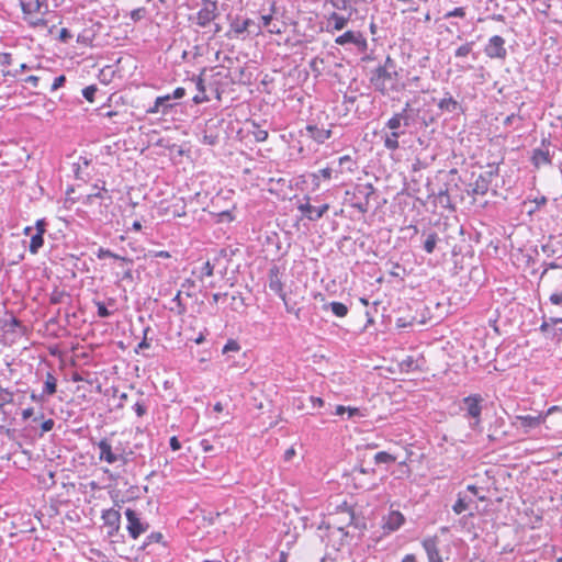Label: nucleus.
Returning a JSON list of instances; mask_svg holds the SVG:
<instances>
[{"label":"nucleus","instance_id":"1","mask_svg":"<svg viewBox=\"0 0 562 562\" xmlns=\"http://www.w3.org/2000/svg\"><path fill=\"white\" fill-rule=\"evenodd\" d=\"M419 95L407 100L400 112H395L385 123V132L383 135V145L387 150L395 151L400 148V137L405 134V128L414 125L419 119L420 108Z\"/></svg>","mask_w":562,"mask_h":562},{"label":"nucleus","instance_id":"2","mask_svg":"<svg viewBox=\"0 0 562 562\" xmlns=\"http://www.w3.org/2000/svg\"><path fill=\"white\" fill-rule=\"evenodd\" d=\"M369 81L382 95L401 91L400 74L396 61L387 56L382 65L371 70Z\"/></svg>","mask_w":562,"mask_h":562},{"label":"nucleus","instance_id":"3","mask_svg":"<svg viewBox=\"0 0 562 562\" xmlns=\"http://www.w3.org/2000/svg\"><path fill=\"white\" fill-rule=\"evenodd\" d=\"M482 402L480 394H471L462 400L460 408L464 412L463 416L469 420L472 430H477L481 426Z\"/></svg>","mask_w":562,"mask_h":562},{"label":"nucleus","instance_id":"4","mask_svg":"<svg viewBox=\"0 0 562 562\" xmlns=\"http://www.w3.org/2000/svg\"><path fill=\"white\" fill-rule=\"evenodd\" d=\"M97 447L99 449V460L104 461L109 464H113L115 462H122V464H126L128 462V458L125 454V450L116 447L113 449L111 442L103 438L98 443Z\"/></svg>","mask_w":562,"mask_h":562},{"label":"nucleus","instance_id":"5","mask_svg":"<svg viewBox=\"0 0 562 562\" xmlns=\"http://www.w3.org/2000/svg\"><path fill=\"white\" fill-rule=\"evenodd\" d=\"M488 170L477 176L474 183L471 184V191H469V193L473 195H485L488 192L493 179L499 173L498 166L488 165Z\"/></svg>","mask_w":562,"mask_h":562},{"label":"nucleus","instance_id":"6","mask_svg":"<svg viewBox=\"0 0 562 562\" xmlns=\"http://www.w3.org/2000/svg\"><path fill=\"white\" fill-rule=\"evenodd\" d=\"M201 4L202 8L196 13L195 23L200 27H206L220 15L217 1L202 0Z\"/></svg>","mask_w":562,"mask_h":562},{"label":"nucleus","instance_id":"7","mask_svg":"<svg viewBox=\"0 0 562 562\" xmlns=\"http://www.w3.org/2000/svg\"><path fill=\"white\" fill-rule=\"evenodd\" d=\"M125 517L127 520L126 530L132 539H137L149 528V525L143 521L139 514L132 508L125 510Z\"/></svg>","mask_w":562,"mask_h":562},{"label":"nucleus","instance_id":"8","mask_svg":"<svg viewBox=\"0 0 562 562\" xmlns=\"http://www.w3.org/2000/svg\"><path fill=\"white\" fill-rule=\"evenodd\" d=\"M101 519L103 520V526L106 528V536L109 538H115L120 535L121 514L119 509L109 508L102 510Z\"/></svg>","mask_w":562,"mask_h":562},{"label":"nucleus","instance_id":"9","mask_svg":"<svg viewBox=\"0 0 562 562\" xmlns=\"http://www.w3.org/2000/svg\"><path fill=\"white\" fill-rule=\"evenodd\" d=\"M297 210L311 222H316L329 210V204L324 203L319 206H314L310 203V196H304V202L297 204Z\"/></svg>","mask_w":562,"mask_h":562},{"label":"nucleus","instance_id":"10","mask_svg":"<svg viewBox=\"0 0 562 562\" xmlns=\"http://www.w3.org/2000/svg\"><path fill=\"white\" fill-rule=\"evenodd\" d=\"M335 43L340 46L351 44L356 46L357 49L361 53H364L368 49L367 38L361 32L347 31L344 34L337 36Z\"/></svg>","mask_w":562,"mask_h":562},{"label":"nucleus","instance_id":"11","mask_svg":"<svg viewBox=\"0 0 562 562\" xmlns=\"http://www.w3.org/2000/svg\"><path fill=\"white\" fill-rule=\"evenodd\" d=\"M484 53L490 58L504 60L507 56L505 40L499 35L492 36L484 48Z\"/></svg>","mask_w":562,"mask_h":562},{"label":"nucleus","instance_id":"12","mask_svg":"<svg viewBox=\"0 0 562 562\" xmlns=\"http://www.w3.org/2000/svg\"><path fill=\"white\" fill-rule=\"evenodd\" d=\"M541 145V148H535L532 150V155L530 158L532 166L537 169L544 165H551L552 162V155L550 154L549 150L550 140L543 138Z\"/></svg>","mask_w":562,"mask_h":562},{"label":"nucleus","instance_id":"13","mask_svg":"<svg viewBox=\"0 0 562 562\" xmlns=\"http://www.w3.org/2000/svg\"><path fill=\"white\" fill-rule=\"evenodd\" d=\"M231 31L234 33L236 37L245 32H248L249 34L259 35L261 33V25L257 24L251 19H235L231 23Z\"/></svg>","mask_w":562,"mask_h":562},{"label":"nucleus","instance_id":"14","mask_svg":"<svg viewBox=\"0 0 562 562\" xmlns=\"http://www.w3.org/2000/svg\"><path fill=\"white\" fill-rule=\"evenodd\" d=\"M269 289L276 293L281 300H284L283 282L278 266H272L268 272Z\"/></svg>","mask_w":562,"mask_h":562},{"label":"nucleus","instance_id":"15","mask_svg":"<svg viewBox=\"0 0 562 562\" xmlns=\"http://www.w3.org/2000/svg\"><path fill=\"white\" fill-rule=\"evenodd\" d=\"M429 562H443L439 552V539L437 536L427 537L422 542Z\"/></svg>","mask_w":562,"mask_h":562},{"label":"nucleus","instance_id":"16","mask_svg":"<svg viewBox=\"0 0 562 562\" xmlns=\"http://www.w3.org/2000/svg\"><path fill=\"white\" fill-rule=\"evenodd\" d=\"M405 522L404 515L398 510H391L383 517V529L387 532H393L400 529Z\"/></svg>","mask_w":562,"mask_h":562},{"label":"nucleus","instance_id":"17","mask_svg":"<svg viewBox=\"0 0 562 562\" xmlns=\"http://www.w3.org/2000/svg\"><path fill=\"white\" fill-rule=\"evenodd\" d=\"M306 136L316 142L317 144H324L331 137V130L318 127L315 124H307L305 126Z\"/></svg>","mask_w":562,"mask_h":562},{"label":"nucleus","instance_id":"18","mask_svg":"<svg viewBox=\"0 0 562 562\" xmlns=\"http://www.w3.org/2000/svg\"><path fill=\"white\" fill-rule=\"evenodd\" d=\"M173 108L171 103V95L166 94L157 97L154 104L147 109L148 114H162L166 115Z\"/></svg>","mask_w":562,"mask_h":562},{"label":"nucleus","instance_id":"19","mask_svg":"<svg viewBox=\"0 0 562 562\" xmlns=\"http://www.w3.org/2000/svg\"><path fill=\"white\" fill-rule=\"evenodd\" d=\"M270 12L267 14H261L260 22L258 24L261 25V29L265 27L267 31L271 34H280L281 29L279 25L274 22L273 14L276 13V3L271 2L270 4Z\"/></svg>","mask_w":562,"mask_h":562},{"label":"nucleus","instance_id":"20","mask_svg":"<svg viewBox=\"0 0 562 562\" xmlns=\"http://www.w3.org/2000/svg\"><path fill=\"white\" fill-rule=\"evenodd\" d=\"M350 16L351 15L344 16L338 14L337 12L330 13L327 18L326 31L333 33L335 31L344 30L347 26Z\"/></svg>","mask_w":562,"mask_h":562},{"label":"nucleus","instance_id":"21","mask_svg":"<svg viewBox=\"0 0 562 562\" xmlns=\"http://www.w3.org/2000/svg\"><path fill=\"white\" fill-rule=\"evenodd\" d=\"M335 9L348 11L349 15L357 13V5L367 3V0H327Z\"/></svg>","mask_w":562,"mask_h":562},{"label":"nucleus","instance_id":"22","mask_svg":"<svg viewBox=\"0 0 562 562\" xmlns=\"http://www.w3.org/2000/svg\"><path fill=\"white\" fill-rule=\"evenodd\" d=\"M542 422L543 417L541 415L516 416V425L524 427L526 430L540 426Z\"/></svg>","mask_w":562,"mask_h":562},{"label":"nucleus","instance_id":"23","mask_svg":"<svg viewBox=\"0 0 562 562\" xmlns=\"http://www.w3.org/2000/svg\"><path fill=\"white\" fill-rule=\"evenodd\" d=\"M43 389L44 394H47L49 397L53 396L57 392V379L52 371H46L43 375Z\"/></svg>","mask_w":562,"mask_h":562},{"label":"nucleus","instance_id":"24","mask_svg":"<svg viewBox=\"0 0 562 562\" xmlns=\"http://www.w3.org/2000/svg\"><path fill=\"white\" fill-rule=\"evenodd\" d=\"M374 191L375 190L372 183H361L355 187L353 195L356 199H363L369 203V200L373 195Z\"/></svg>","mask_w":562,"mask_h":562},{"label":"nucleus","instance_id":"25","mask_svg":"<svg viewBox=\"0 0 562 562\" xmlns=\"http://www.w3.org/2000/svg\"><path fill=\"white\" fill-rule=\"evenodd\" d=\"M562 324V317H543V321L539 327V330L548 338H551L553 327Z\"/></svg>","mask_w":562,"mask_h":562},{"label":"nucleus","instance_id":"26","mask_svg":"<svg viewBox=\"0 0 562 562\" xmlns=\"http://www.w3.org/2000/svg\"><path fill=\"white\" fill-rule=\"evenodd\" d=\"M338 169L337 173H344L346 171L352 172L356 168V161L349 156L345 155L338 158Z\"/></svg>","mask_w":562,"mask_h":562},{"label":"nucleus","instance_id":"27","mask_svg":"<svg viewBox=\"0 0 562 562\" xmlns=\"http://www.w3.org/2000/svg\"><path fill=\"white\" fill-rule=\"evenodd\" d=\"M425 236V240L423 244V249L427 254H432L436 249L437 243L439 240L438 234L436 232H429L423 234Z\"/></svg>","mask_w":562,"mask_h":562},{"label":"nucleus","instance_id":"28","mask_svg":"<svg viewBox=\"0 0 562 562\" xmlns=\"http://www.w3.org/2000/svg\"><path fill=\"white\" fill-rule=\"evenodd\" d=\"M20 4L24 14L37 13L43 5L40 0H20Z\"/></svg>","mask_w":562,"mask_h":562},{"label":"nucleus","instance_id":"29","mask_svg":"<svg viewBox=\"0 0 562 562\" xmlns=\"http://www.w3.org/2000/svg\"><path fill=\"white\" fill-rule=\"evenodd\" d=\"M324 310H330L337 317H345L348 314V306L341 302H330L323 306Z\"/></svg>","mask_w":562,"mask_h":562},{"label":"nucleus","instance_id":"30","mask_svg":"<svg viewBox=\"0 0 562 562\" xmlns=\"http://www.w3.org/2000/svg\"><path fill=\"white\" fill-rule=\"evenodd\" d=\"M196 89H198V93L193 97L192 101L195 104H201V103L207 102L210 99L206 94L204 81L201 77H198V79H196Z\"/></svg>","mask_w":562,"mask_h":562},{"label":"nucleus","instance_id":"31","mask_svg":"<svg viewBox=\"0 0 562 562\" xmlns=\"http://www.w3.org/2000/svg\"><path fill=\"white\" fill-rule=\"evenodd\" d=\"M470 503H472V499L468 498L464 495H462V493L460 492V493H458V498H457L456 503L452 506V510L457 515H460V514H462L463 512H465L469 508Z\"/></svg>","mask_w":562,"mask_h":562},{"label":"nucleus","instance_id":"32","mask_svg":"<svg viewBox=\"0 0 562 562\" xmlns=\"http://www.w3.org/2000/svg\"><path fill=\"white\" fill-rule=\"evenodd\" d=\"M438 108L441 111L452 113V112H456L460 108V105L457 100H454L451 95H449L447 98L441 99L438 102Z\"/></svg>","mask_w":562,"mask_h":562},{"label":"nucleus","instance_id":"33","mask_svg":"<svg viewBox=\"0 0 562 562\" xmlns=\"http://www.w3.org/2000/svg\"><path fill=\"white\" fill-rule=\"evenodd\" d=\"M97 258L102 260V259H105V258H113V259H116V260H121V261H124V262H128V263H132V260L126 258V257H122L117 254H114L112 252L110 249H105V248H99L97 254H95Z\"/></svg>","mask_w":562,"mask_h":562},{"label":"nucleus","instance_id":"34","mask_svg":"<svg viewBox=\"0 0 562 562\" xmlns=\"http://www.w3.org/2000/svg\"><path fill=\"white\" fill-rule=\"evenodd\" d=\"M43 245H44V235L40 234V233H35L34 235L31 236L29 250L31 254L35 255L43 247Z\"/></svg>","mask_w":562,"mask_h":562},{"label":"nucleus","instance_id":"35","mask_svg":"<svg viewBox=\"0 0 562 562\" xmlns=\"http://www.w3.org/2000/svg\"><path fill=\"white\" fill-rule=\"evenodd\" d=\"M133 409L135 412V414L138 416V417H143L147 414V411H148V401L145 400V398H138L134 405H133Z\"/></svg>","mask_w":562,"mask_h":562},{"label":"nucleus","instance_id":"36","mask_svg":"<svg viewBox=\"0 0 562 562\" xmlns=\"http://www.w3.org/2000/svg\"><path fill=\"white\" fill-rule=\"evenodd\" d=\"M395 461H396V458L386 451H379L374 456L375 464L393 463Z\"/></svg>","mask_w":562,"mask_h":562},{"label":"nucleus","instance_id":"37","mask_svg":"<svg viewBox=\"0 0 562 562\" xmlns=\"http://www.w3.org/2000/svg\"><path fill=\"white\" fill-rule=\"evenodd\" d=\"M181 293V291H178L177 294L171 300V302L176 304V308L171 307L170 310L175 311L178 315H183L187 312V306L182 302Z\"/></svg>","mask_w":562,"mask_h":562},{"label":"nucleus","instance_id":"38","mask_svg":"<svg viewBox=\"0 0 562 562\" xmlns=\"http://www.w3.org/2000/svg\"><path fill=\"white\" fill-rule=\"evenodd\" d=\"M474 42H467L454 50L457 58H464L470 55L473 50Z\"/></svg>","mask_w":562,"mask_h":562},{"label":"nucleus","instance_id":"39","mask_svg":"<svg viewBox=\"0 0 562 562\" xmlns=\"http://www.w3.org/2000/svg\"><path fill=\"white\" fill-rule=\"evenodd\" d=\"M94 189H98V192L87 195V202H92L94 198L102 200L108 199L111 202L112 198L110 195L106 196L109 191L104 186L99 188L98 184H94Z\"/></svg>","mask_w":562,"mask_h":562},{"label":"nucleus","instance_id":"40","mask_svg":"<svg viewBox=\"0 0 562 562\" xmlns=\"http://www.w3.org/2000/svg\"><path fill=\"white\" fill-rule=\"evenodd\" d=\"M151 331L149 326L145 327L143 330V339L135 348V352L139 353L144 349H148L150 347V339H148V333Z\"/></svg>","mask_w":562,"mask_h":562},{"label":"nucleus","instance_id":"41","mask_svg":"<svg viewBox=\"0 0 562 562\" xmlns=\"http://www.w3.org/2000/svg\"><path fill=\"white\" fill-rule=\"evenodd\" d=\"M164 539L162 533L160 532H151L146 537V540L144 541L143 546L140 547L143 550H145L149 544L151 543H161Z\"/></svg>","mask_w":562,"mask_h":562},{"label":"nucleus","instance_id":"42","mask_svg":"<svg viewBox=\"0 0 562 562\" xmlns=\"http://www.w3.org/2000/svg\"><path fill=\"white\" fill-rule=\"evenodd\" d=\"M255 130L251 132L254 138L258 143L266 142L268 138V132L266 130H261L258 125L254 124Z\"/></svg>","mask_w":562,"mask_h":562},{"label":"nucleus","instance_id":"43","mask_svg":"<svg viewBox=\"0 0 562 562\" xmlns=\"http://www.w3.org/2000/svg\"><path fill=\"white\" fill-rule=\"evenodd\" d=\"M97 91L98 87L95 85H91L82 89V95L87 101L93 102Z\"/></svg>","mask_w":562,"mask_h":562},{"label":"nucleus","instance_id":"44","mask_svg":"<svg viewBox=\"0 0 562 562\" xmlns=\"http://www.w3.org/2000/svg\"><path fill=\"white\" fill-rule=\"evenodd\" d=\"M400 366H401V369L406 372L417 369L416 361L411 356H408L404 360H402Z\"/></svg>","mask_w":562,"mask_h":562},{"label":"nucleus","instance_id":"45","mask_svg":"<svg viewBox=\"0 0 562 562\" xmlns=\"http://www.w3.org/2000/svg\"><path fill=\"white\" fill-rule=\"evenodd\" d=\"M214 274V265H212L210 261H206L203 263V266L200 268V279L204 277H212Z\"/></svg>","mask_w":562,"mask_h":562},{"label":"nucleus","instance_id":"46","mask_svg":"<svg viewBox=\"0 0 562 562\" xmlns=\"http://www.w3.org/2000/svg\"><path fill=\"white\" fill-rule=\"evenodd\" d=\"M465 16V9L462 8V7H459V8H454L453 10L451 11H448L445 15H443V19L445 20H448L450 18H460V19H463Z\"/></svg>","mask_w":562,"mask_h":562},{"label":"nucleus","instance_id":"47","mask_svg":"<svg viewBox=\"0 0 562 562\" xmlns=\"http://www.w3.org/2000/svg\"><path fill=\"white\" fill-rule=\"evenodd\" d=\"M333 171V168L329 167L319 169L316 173H313V181L317 180L319 177L325 180H329L331 178Z\"/></svg>","mask_w":562,"mask_h":562},{"label":"nucleus","instance_id":"48","mask_svg":"<svg viewBox=\"0 0 562 562\" xmlns=\"http://www.w3.org/2000/svg\"><path fill=\"white\" fill-rule=\"evenodd\" d=\"M288 313H293L299 318L300 308L296 307V303H291L290 300L286 299V294L284 293V300H282Z\"/></svg>","mask_w":562,"mask_h":562},{"label":"nucleus","instance_id":"49","mask_svg":"<svg viewBox=\"0 0 562 562\" xmlns=\"http://www.w3.org/2000/svg\"><path fill=\"white\" fill-rule=\"evenodd\" d=\"M351 206L362 214H366L369 211V203L363 199H358V201L353 202Z\"/></svg>","mask_w":562,"mask_h":562},{"label":"nucleus","instance_id":"50","mask_svg":"<svg viewBox=\"0 0 562 562\" xmlns=\"http://www.w3.org/2000/svg\"><path fill=\"white\" fill-rule=\"evenodd\" d=\"M29 69H30V66L27 64L23 63V64L20 65L19 69L13 70V71L12 70H4V69H2V74H3L4 77H8V76L16 77L20 72L29 70Z\"/></svg>","mask_w":562,"mask_h":562},{"label":"nucleus","instance_id":"51","mask_svg":"<svg viewBox=\"0 0 562 562\" xmlns=\"http://www.w3.org/2000/svg\"><path fill=\"white\" fill-rule=\"evenodd\" d=\"M97 308H98V316L101 318H106L112 315V312H110L104 303L102 302H95Z\"/></svg>","mask_w":562,"mask_h":562},{"label":"nucleus","instance_id":"52","mask_svg":"<svg viewBox=\"0 0 562 562\" xmlns=\"http://www.w3.org/2000/svg\"><path fill=\"white\" fill-rule=\"evenodd\" d=\"M239 349H240L239 344L236 340L229 339L223 348V353H228L231 351H238Z\"/></svg>","mask_w":562,"mask_h":562},{"label":"nucleus","instance_id":"53","mask_svg":"<svg viewBox=\"0 0 562 562\" xmlns=\"http://www.w3.org/2000/svg\"><path fill=\"white\" fill-rule=\"evenodd\" d=\"M48 397L49 396L47 394H44L43 391L38 394L33 391L30 394L31 401H33L34 403H38V404H44Z\"/></svg>","mask_w":562,"mask_h":562},{"label":"nucleus","instance_id":"54","mask_svg":"<svg viewBox=\"0 0 562 562\" xmlns=\"http://www.w3.org/2000/svg\"><path fill=\"white\" fill-rule=\"evenodd\" d=\"M13 61L11 53H0V68L10 66Z\"/></svg>","mask_w":562,"mask_h":562},{"label":"nucleus","instance_id":"55","mask_svg":"<svg viewBox=\"0 0 562 562\" xmlns=\"http://www.w3.org/2000/svg\"><path fill=\"white\" fill-rule=\"evenodd\" d=\"M203 144L214 146L218 143V136L215 134L204 133L202 138Z\"/></svg>","mask_w":562,"mask_h":562},{"label":"nucleus","instance_id":"56","mask_svg":"<svg viewBox=\"0 0 562 562\" xmlns=\"http://www.w3.org/2000/svg\"><path fill=\"white\" fill-rule=\"evenodd\" d=\"M65 82H66V77L64 75L56 77L52 83L50 91H56L57 89L63 87Z\"/></svg>","mask_w":562,"mask_h":562},{"label":"nucleus","instance_id":"57","mask_svg":"<svg viewBox=\"0 0 562 562\" xmlns=\"http://www.w3.org/2000/svg\"><path fill=\"white\" fill-rule=\"evenodd\" d=\"M66 295L63 291H55L50 295V303L52 304H59L63 302L64 296Z\"/></svg>","mask_w":562,"mask_h":562},{"label":"nucleus","instance_id":"58","mask_svg":"<svg viewBox=\"0 0 562 562\" xmlns=\"http://www.w3.org/2000/svg\"><path fill=\"white\" fill-rule=\"evenodd\" d=\"M357 95H344V104L346 105V111H351V105L357 101Z\"/></svg>","mask_w":562,"mask_h":562},{"label":"nucleus","instance_id":"59","mask_svg":"<svg viewBox=\"0 0 562 562\" xmlns=\"http://www.w3.org/2000/svg\"><path fill=\"white\" fill-rule=\"evenodd\" d=\"M46 226H47V222L45 221V218L37 220L35 223L36 233L44 235L46 232Z\"/></svg>","mask_w":562,"mask_h":562},{"label":"nucleus","instance_id":"60","mask_svg":"<svg viewBox=\"0 0 562 562\" xmlns=\"http://www.w3.org/2000/svg\"><path fill=\"white\" fill-rule=\"evenodd\" d=\"M54 425L55 422L50 418L44 420L41 425L42 434L50 431L54 428Z\"/></svg>","mask_w":562,"mask_h":562},{"label":"nucleus","instance_id":"61","mask_svg":"<svg viewBox=\"0 0 562 562\" xmlns=\"http://www.w3.org/2000/svg\"><path fill=\"white\" fill-rule=\"evenodd\" d=\"M438 200H439V203L441 205H446V203L448 204L449 201H450V196H449V193H448V190H441L439 193H438Z\"/></svg>","mask_w":562,"mask_h":562},{"label":"nucleus","instance_id":"62","mask_svg":"<svg viewBox=\"0 0 562 562\" xmlns=\"http://www.w3.org/2000/svg\"><path fill=\"white\" fill-rule=\"evenodd\" d=\"M72 37V34L71 32L66 29V27H63L59 32V40L64 43L68 42L70 38Z\"/></svg>","mask_w":562,"mask_h":562},{"label":"nucleus","instance_id":"63","mask_svg":"<svg viewBox=\"0 0 562 562\" xmlns=\"http://www.w3.org/2000/svg\"><path fill=\"white\" fill-rule=\"evenodd\" d=\"M145 14V9L144 8H138V9H135L131 12V18L133 21H138L140 20Z\"/></svg>","mask_w":562,"mask_h":562},{"label":"nucleus","instance_id":"64","mask_svg":"<svg viewBox=\"0 0 562 562\" xmlns=\"http://www.w3.org/2000/svg\"><path fill=\"white\" fill-rule=\"evenodd\" d=\"M551 339L561 340L562 339V327L554 326L553 331L551 334Z\"/></svg>","mask_w":562,"mask_h":562}]
</instances>
